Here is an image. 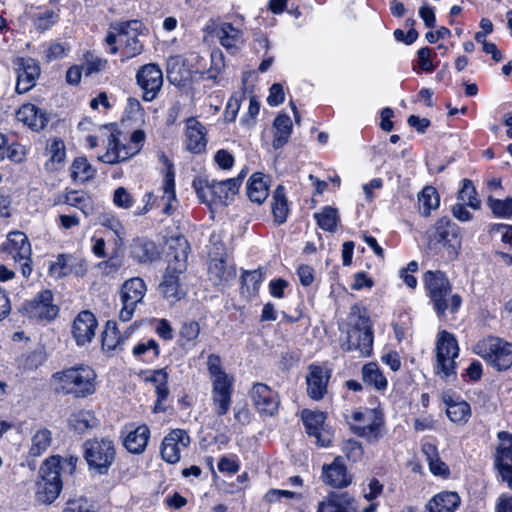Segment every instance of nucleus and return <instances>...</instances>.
<instances>
[{
    "instance_id": "obj_1",
    "label": "nucleus",
    "mask_w": 512,
    "mask_h": 512,
    "mask_svg": "<svg viewBox=\"0 0 512 512\" xmlns=\"http://www.w3.org/2000/svg\"><path fill=\"white\" fill-rule=\"evenodd\" d=\"M56 393L84 399L92 396L98 389V375L95 369L84 363L57 371L51 376Z\"/></svg>"
},
{
    "instance_id": "obj_2",
    "label": "nucleus",
    "mask_w": 512,
    "mask_h": 512,
    "mask_svg": "<svg viewBox=\"0 0 512 512\" xmlns=\"http://www.w3.org/2000/svg\"><path fill=\"white\" fill-rule=\"evenodd\" d=\"M143 24L138 20L123 21L112 24L105 37L108 52L112 55L121 54V61L140 55L143 44L138 39Z\"/></svg>"
},
{
    "instance_id": "obj_3",
    "label": "nucleus",
    "mask_w": 512,
    "mask_h": 512,
    "mask_svg": "<svg viewBox=\"0 0 512 512\" xmlns=\"http://www.w3.org/2000/svg\"><path fill=\"white\" fill-rule=\"evenodd\" d=\"M423 283L433 309L439 317H444L447 310L456 313L462 298L458 294H452V285L447 275L440 270H428L424 273Z\"/></svg>"
},
{
    "instance_id": "obj_4",
    "label": "nucleus",
    "mask_w": 512,
    "mask_h": 512,
    "mask_svg": "<svg viewBox=\"0 0 512 512\" xmlns=\"http://www.w3.org/2000/svg\"><path fill=\"white\" fill-rule=\"evenodd\" d=\"M206 364L212 383L211 401L213 411L218 417L224 416L228 413L232 404L234 378L224 371L219 355H208Z\"/></svg>"
},
{
    "instance_id": "obj_5",
    "label": "nucleus",
    "mask_w": 512,
    "mask_h": 512,
    "mask_svg": "<svg viewBox=\"0 0 512 512\" xmlns=\"http://www.w3.org/2000/svg\"><path fill=\"white\" fill-rule=\"evenodd\" d=\"M175 246L170 245V250H175L173 259L169 260L163 280L159 284L160 294L169 302L179 301L185 292L181 289L179 276L186 270L189 244L186 239L180 237L175 240Z\"/></svg>"
},
{
    "instance_id": "obj_6",
    "label": "nucleus",
    "mask_w": 512,
    "mask_h": 512,
    "mask_svg": "<svg viewBox=\"0 0 512 512\" xmlns=\"http://www.w3.org/2000/svg\"><path fill=\"white\" fill-rule=\"evenodd\" d=\"M192 187L201 203L208 207L228 205L234 200L240 189L239 179L217 181L208 177H196Z\"/></svg>"
},
{
    "instance_id": "obj_7",
    "label": "nucleus",
    "mask_w": 512,
    "mask_h": 512,
    "mask_svg": "<svg viewBox=\"0 0 512 512\" xmlns=\"http://www.w3.org/2000/svg\"><path fill=\"white\" fill-rule=\"evenodd\" d=\"M460 348L454 334L441 330L438 332L435 343L434 373L442 380L448 381L456 378L457 364Z\"/></svg>"
},
{
    "instance_id": "obj_8",
    "label": "nucleus",
    "mask_w": 512,
    "mask_h": 512,
    "mask_svg": "<svg viewBox=\"0 0 512 512\" xmlns=\"http://www.w3.org/2000/svg\"><path fill=\"white\" fill-rule=\"evenodd\" d=\"M83 456L90 470L105 475L116 458L115 442L108 437L88 439L83 444Z\"/></svg>"
},
{
    "instance_id": "obj_9",
    "label": "nucleus",
    "mask_w": 512,
    "mask_h": 512,
    "mask_svg": "<svg viewBox=\"0 0 512 512\" xmlns=\"http://www.w3.org/2000/svg\"><path fill=\"white\" fill-rule=\"evenodd\" d=\"M350 430L368 443H377L385 434L383 413L377 409L364 408L354 411L349 421Z\"/></svg>"
},
{
    "instance_id": "obj_10",
    "label": "nucleus",
    "mask_w": 512,
    "mask_h": 512,
    "mask_svg": "<svg viewBox=\"0 0 512 512\" xmlns=\"http://www.w3.org/2000/svg\"><path fill=\"white\" fill-rule=\"evenodd\" d=\"M428 237L431 248L443 250L449 260L457 258L461 249L460 228L450 218L438 219Z\"/></svg>"
},
{
    "instance_id": "obj_11",
    "label": "nucleus",
    "mask_w": 512,
    "mask_h": 512,
    "mask_svg": "<svg viewBox=\"0 0 512 512\" xmlns=\"http://www.w3.org/2000/svg\"><path fill=\"white\" fill-rule=\"evenodd\" d=\"M145 139V132L141 129L134 130L126 143L119 139V133H110L107 137L106 152L98 156V159L107 164L126 161L141 151Z\"/></svg>"
},
{
    "instance_id": "obj_12",
    "label": "nucleus",
    "mask_w": 512,
    "mask_h": 512,
    "mask_svg": "<svg viewBox=\"0 0 512 512\" xmlns=\"http://www.w3.org/2000/svg\"><path fill=\"white\" fill-rule=\"evenodd\" d=\"M473 351L499 371L507 370L512 365V343L501 338H484L476 343Z\"/></svg>"
},
{
    "instance_id": "obj_13",
    "label": "nucleus",
    "mask_w": 512,
    "mask_h": 512,
    "mask_svg": "<svg viewBox=\"0 0 512 512\" xmlns=\"http://www.w3.org/2000/svg\"><path fill=\"white\" fill-rule=\"evenodd\" d=\"M5 254V260H13L19 263L21 273L28 278L32 273L31 244L25 233L21 231L10 232L0 248Z\"/></svg>"
},
{
    "instance_id": "obj_14",
    "label": "nucleus",
    "mask_w": 512,
    "mask_h": 512,
    "mask_svg": "<svg viewBox=\"0 0 512 512\" xmlns=\"http://www.w3.org/2000/svg\"><path fill=\"white\" fill-rule=\"evenodd\" d=\"M78 457H61L52 455L46 458L39 468L38 480L44 483H51L56 488L63 489L62 475H72L75 472Z\"/></svg>"
},
{
    "instance_id": "obj_15",
    "label": "nucleus",
    "mask_w": 512,
    "mask_h": 512,
    "mask_svg": "<svg viewBox=\"0 0 512 512\" xmlns=\"http://www.w3.org/2000/svg\"><path fill=\"white\" fill-rule=\"evenodd\" d=\"M147 292V285L141 277H132L121 285L119 298L121 309L119 319L128 322L133 318L136 307L142 303Z\"/></svg>"
},
{
    "instance_id": "obj_16",
    "label": "nucleus",
    "mask_w": 512,
    "mask_h": 512,
    "mask_svg": "<svg viewBox=\"0 0 512 512\" xmlns=\"http://www.w3.org/2000/svg\"><path fill=\"white\" fill-rule=\"evenodd\" d=\"M373 331L370 319L360 317L349 330L347 341L342 345L345 351H359L361 356H370L373 350Z\"/></svg>"
},
{
    "instance_id": "obj_17",
    "label": "nucleus",
    "mask_w": 512,
    "mask_h": 512,
    "mask_svg": "<svg viewBox=\"0 0 512 512\" xmlns=\"http://www.w3.org/2000/svg\"><path fill=\"white\" fill-rule=\"evenodd\" d=\"M136 81L143 92V100L150 102L157 97L163 85L162 70L157 64H145L137 71Z\"/></svg>"
},
{
    "instance_id": "obj_18",
    "label": "nucleus",
    "mask_w": 512,
    "mask_h": 512,
    "mask_svg": "<svg viewBox=\"0 0 512 512\" xmlns=\"http://www.w3.org/2000/svg\"><path fill=\"white\" fill-rule=\"evenodd\" d=\"M245 21L241 15H235L231 21L221 22L216 28L220 44L227 50H237L244 43Z\"/></svg>"
},
{
    "instance_id": "obj_19",
    "label": "nucleus",
    "mask_w": 512,
    "mask_h": 512,
    "mask_svg": "<svg viewBox=\"0 0 512 512\" xmlns=\"http://www.w3.org/2000/svg\"><path fill=\"white\" fill-rule=\"evenodd\" d=\"M354 476L348 470L342 456H336L329 464H324L321 469L322 482L334 489H344L353 482Z\"/></svg>"
},
{
    "instance_id": "obj_20",
    "label": "nucleus",
    "mask_w": 512,
    "mask_h": 512,
    "mask_svg": "<svg viewBox=\"0 0 512 512\" xmlns=\"http://www.w3.org/2000/svg\"><path fill=\"white\" fill-rule=\"evenodd\" d=\"M252 403L257 412L264 417L274 416L280 406L278 393L264 383H255L250 391Z\"/></svg>"
},
{
    "instance_id": "obj_21",
    "label": "nucleus",
    "mask_w": 512,
    "mask_h": 512,
    "mask_svg": "<svg viewBox=\"0 0 512 512\" xmlns=\"http://www.w3.org/2000/svg\"><path fill=\"white\" fill-rule=\"evenodd\" d=\"M191 443L190 436L183 429H174L170 431L163 439L161 444V456L169 464H176L180 461L181 453L187 449Z\"/></svg>"
},
{
    "instance_id": "obj_22",
    "label": "nucleus",
    "mask_w": 512,
    "mask_h": 512,
    "mask_svg": "<svg viewBox=\"0 0 512 512\" xmlns=\"http://www.w3.org/2000/svg\"><path fill=\"white\" fill-rule=\"evenodd\" d=\"M25 311L31 318L50 321L54 319L59 311L53 303V294L50 290H43L37 296L26 303Z\"/></svg>"
},
{
    "instance_id": "obj_23",
    "label": "nucleus",
    "mask_w": 512,
    "mask_h": 512,
    "mask_svg": "<svg viewBox=\"0 0 512 512\" xmlns=\"http://www.w3.org/2000/svg\"><path fill=\"white\" fill-rule=\"evenodd\" d=\"M497 436L501 444L497 447L495 463L502 479L512 489V435L500 431Z\"/></svg>"
},
{
    "instance_id": "obj_24",
    "label": "nucleus",
    "mask_w": 512,
    "mask_h": 512,
    "mask_svg": "<svg viewBox=\"0 0 512 512\" xmlns=\"http://www.w3.org/2000/svg\"><path fill=\"white\" fill-rule=\"evenodd\" d=\"M98 322L90 311H81L73 321L71 333L77 346L89 344L95 337Z\"/></svg>"
},
{
    "instance_id": "obj_25",
    "label": "nucleus",
    "mask_w": 512,
    "mask_h": 512,
    "mask_svg": "<svg viewBox=\"0 0 512 512\" xmlns=\"http://www.w3.org/2000/svg\"><path fill=\"white\" fill-rule=\"evenodd\" d=\"M331 377V371L323 366L311 364L306 377L307 394L316 401L323 399L327 393V386Z\"/></svg>"
},
{
    "instance_id": "obj_26",
    "label": "nucleus",
    "mask_w": 512,
    "mask_h": 512,
    "mask_svg": "<svg viewBox=\"0 0 512 512\" xmlns=\"http://www.w3.org/2000/svg\"><path fill=\"white\" fill-rule=\"evenodd\" d=\"M17 83L15 90L23 94L32 89L36 84V79L40 75V67L32 58H19L17 60Z\"/></svg>"
},
{
    "instance_id": "obj_27",
    "label": "nucleus",
    "mask_w": 512,
    "mask_h": 512,
    "mask_svg": "<svg viewBox=\"0 0 512 512\" xmlns=\"http://www.w3.org/2000/svg\"><path fill=\"white\" fill-rule=\"evenodd\" d=\"M301 417L309 436L315 437L316 443L321 447H328L331 443L330 436L323 433V426L326 414L321 411H311L304 409Z\"/></svg>"
},
{
    "instance_id": "obj_28",
    "label": "nucleus",
    "mask_w": 512,
    "mask_h": 512,
    "mask_svg": "<svg viewBox=\"0 0 512 512\" xmlns=\"http://www.w3.org/2000/svg\"><path fill=\"white\" fill-rule=\"evenodd\" d=\"M206 128L196 118L186 120L185 125V147L193 154H200L207 146Z\"/></svg>"
},
{
    "instance_id": "obj_29",
    "label": "nucleus",
    "mask_w": 512,
    "mask_h": 512,
    "mask_svg": "<svg viewBox=\"0 0 512 512\" xmlns=\"http://www.w3.org/2000/svg\"><path fill=\"white\" fill-rule=\"evenodd\" d=\"M317 512H357V509L348 493L330 492L318 503Z\"/></svg>"
},
{
    "instance_id": "obj_30",
    "label": "nucleus",
    "mask_w": 512,
    "mask_h": 512,
    "mask_svg": "<svg viewBox=\"0 0 512 512\" xmlns=\"http://www.w3.org/2000/svg\"><path fill=\"white\" fill-rule=\"evenodd\" d=\"M168 378L169 374L166 368L153 370L147 378L155 386L156 401L153 407L155 413L165 412L168 408L167 400L170 394Z\"/></svg>"
},
{
    "instance_id": "obj_31",
    "label": "nucleus",
    "mask_w": 512,
    "mask_h": 512,
    "mask_svg": "<svg viewBox=\"0 0 512 512\" xmlns=\"http://www.w3.org/2000/svg\"><path fill=\"white\" fill-rule=\"evenodd\" d=\"M16 118L19 122L27 125L33 131L44 129L48 123V117L45 112L33 104H23L16 112Z\"/></svg>"
},
{
    "instance_id": "obj_32",
    "label": "nucleus",
    "mask_w": 512,
    "mask_h": 512,
    "mask_svg": "<svg viewBox=\"0 0 512 512\" xmlns=\"http://www.w3.org/2000/svg\"><path fill=\"white\" fill-rule=\"evenodd\" d=\"M442 399L446 405L447 417L452 422L457 424H465L468 422L471 417V407L466 401L459 397H453L448 393H444Z\"/></svg>"
},
{
    "instance_id": "obj_33",
    "label": "nucleus",
    "mask_w": 512,
    "mask_h": 512,
    "mask_svg": "<svg viewBox=\"0 0 512 512\" xmlns=\"http://www.w3.org/2000/svg\"><path fill=\"white\" fill-rule=\"evenodd\" d=\"M461 498L456 492L442 491L434 495L426 504L427 512H455L460 506Z\"/></svg>"
},
{
    "instance_id": "obj_34",
    "label": "nucleus",
    "mask_w": 512,
    "mask_h": 512,
    "mask_svg": "<svg viewBox=\"0 0 512 512\" xmlns=\"http://www.w3.org/2000/svg\"><path fill=\"white\" fill-rule=\"evenodd\" d=\"M149 437L150 429L148 426L139 425L127 432L123 444L129 452L140 454L145 450Z\"/></svg>"
},
{
    "instance_id": "obj_35",
    "label": "nucleus",
    "mask_w": 512,
    "mask_h": 512,
    "mask_svg": "<svg viewBox=\"0 0 512 512\" xmlns=\"http://www.w3.org/2000/svg\"><path fill=\"white\" fill-rule=\"evenodd\" d=\"M247 195L252 202L261 204L269 195L267 177L261 172L253 173L247 182Z\"/></svg>"
},
{
    "instance_id": "obj_36",
    "label": "nucleus",
    "mask_w": 512,
    "mask_h": 512,
    "mask_svg": "<svg viewBox=\"0 0 512 512\" xmlns=\"http://www.w3.org/2000/svg\"><path fill=\"white\" fill-rule=\"evenodd\" d=\"M130 255L138 263H147L157 259L159 253L153 241L137 238L131 244Z\"/></svg>"
},
{
    "instance_id": "obj_37",
    "label": "nucleus",
    "mask_w": 512,
    "mask_h": 512,
    "mask_svg": "<svg viewBox=\"0 0 512 512\" xmlns=\"http://www.w3.org/2000/svg\"><path fill=\"white\" fill-rule=\"evenodd\" d=\"M163 164L166 166V172L162 182V200L166 201L165 207L163 208L164 213L170 212V203L176 200L175 193V172L173 164L170 162L165 154L161 155Z\"/></svg>"
},
{
    "instance_id": "obj_38",
    "label": "nucleus",
    "mask_w": 512,
    "mask_h": 512,
    "mask_svg": "<svg viewBox=\"0 0 512 512\" xmlns=\"http://www.w3.org/2000/svg\"><path fill=\"white\" fill-rule=\"evenodd\" d=\"M422 452L428 462L429 470L434 476L444 479L450 476V469L448 465L440 459L436 445L425 443L422 445Z\"/></svg>"
},
{
    "instance_id": "obj_39",
    "label": "nucleus",
    "mask_w": 512,
    "mask_h": 512,
    "mask_svg": "<svg viewBox=\"0 0 512 512\" xmlns=\"http://www.w3.org/2000/svg\"><path fill=\"white\" fill-rule=\"evenodd\" d=\"M209 279L215 285H222L235 277V269L228 266L225 259H212L208 267Z\"/></svg>"
},
{
    "instance_id": "obj_40",
    "label": "nucleus",
    "mask_w": 512,
    "mask_h": 512,
    "mask_svg": "<svg viewBox=\"0 0 512 512\" xmlns=\"http://www.w3.org/2000/svg\"><path fill=\"white\" fill-rule=\"evenodd\" d=\"M362 380L363 382L376 389L377 391H384L388 386V380L383 374L377 363L370 362L362 367Z\"/></svg>"
},
{
    "instance_id": "obj_41",
    "label": "nucleus",
    "mask_w": 512,
    "mask_h": 512,
    "mask_svg": "<svg viewBox=\"0 0 512 512\" xmlns=\"http://www.w3.org/2000/svg\"><path fill=\"white\" fill-rule=\"evenodd\" d=\"M67 204L81 210L86 216L93 213L94 207L91 198L84 192L69 191L55 201V204Z\"/></svg>"
},
{
    "instance_id": "obj_42",
    "label": "nucleus",
    "mask_w": 512,
    "mask_h": 512,
    "mask_svg": "<svg viewBox=\"0 0 512 512\" xmlns=\"http://www.w3.org/2000/svg\"><path fill=\"white\" fill-rule=\"evenodd\" d=\"M274 136L272 146L274 149L282 148L288 141L292 133V121L287 114H279L273 123Z\"/></svg>"
},
{
    "instance_id": "obj_43",
    "label": "nucleus",
    "mask_w": 512,
    "mask_h": 512,
    "mask_svg": "<svg viewBox=\"0 0 512 512\" xmlns=\"http://www.w3.org/2000/svg\"><path fill=\"white\" fill-rule=\"evenodd\" d=\"M272 214L277 224L286 222L289 214V203L286 196V189L283 185H278L272 195Z\"/></svg>"
},
{
    "instance_id": "obj_44",
    "label": "nucleus",
    "mask_w": 512,
    "mask_h": 512,
    "mask_svg": "<svg viewBox=\"0 0 512 512\" xmlns=\"http://www.w3.org/2000/svg\"><path fill=\"white\" fill-rule=\"evenodd\" d=\"M99 424L94 413L88 410H79L70 415L68 419L69 427L79 434H83L90 429L96 428Z\"/></svg>"
},
{
    "instance_id": "obj_45",
    "label": "nucleus",
    "mask_w": 512,
    "mask_h": 512,
    "mask_svg": "<svg viewBox=\"0 0 512 512\" xmlns=\"http://www.w3.org/2000/svg\"><path fill=\"white\" fill-rule=\"evenodd\" d=\"M132 354L140 361L152 363L160 354L159 345L154 339H144L133 347Z\"/></svg>"
},
{
    "instance_id": "obj_46",
    "label": "nucleus",
    "mask_w": 512,
    "mask_h": 512,
    "mask_svg": "<svg viewBox=\"0 0 512 512\" xmlns=\"http://www.w3.org/2000/svg\"><path fill=\"white\" fill-rule=\"evenodd\" d=\"M418 204L421 215L425 217L429 216L432 210H436L440 205V196L436 188L424 187L418 194Z\"/></svg>"
},
{
    "instance_id": "obj_47",
    "label": "nucleus",
    "mask_w": 512,
    "mask_h": 512,
    "mask_svg": "<svg viewBox=\"0 0 512 512\" xmlns=\"http://www.w3.org/2000/svg\"><path fill=\"white\" fill-rule=\"evenodd\" d=\"M70 171L72 180L80 183L93 179L96 174V170L92 167L86 157L75 158Z\"/></svg>"
},
{
    "instance_id": "obj_48",
    "label": "nucleus",
    "mask_w": 512,
    "mask_h": 512,
    "mask_svg": "<svg viewBox=\"0 0 512 512\" xmlns=\"http://www.w3.org/2000/svg\"><path fill=\"white\" fill-rule=\"evenodd\" d=\"M124 340L125 338L121 336L116 323L108 321L102 332V349L105 351H114L121 347Z\"/></svg>"
},
{
    "instance_id": "obj_49",
    "label": "nucleus",
    "mask_w": 512,
    "mask_h": 512,
    "mask_svg": "<svg viewBox=\"0 0 512 512\" xmlns=\"http://www.w3.org/2000/svg\"><path fill=\"white\" fill-rule=\"evenodd\" d=\"M52 442V433L46 428H42L34 433L31 438L29 455L39 457L47 451Z\"/></svg>"
},
{
    "instance_id": "obj_50",
    "label": "nucleus",
    "mask_w": 512,
    "mask_h": 512,
    "mask_svg": "<svg viewBox=\"0 0 512 512\" xmlns=\"http://www.w3.org/2000/svg\"><path fill=\"white\" fill-rule=\"evenodd\" d=\"M264 280V273L260 270L245 271L241 276L242 293L256 295Z\"/></svg>"
},
{
    "instance_id": "obj_51",
    "label": "nucleus",
    "mask_w": 512,
    "mask_h": 512,
    "mask_svg": "<svg viewBox=\"0 0 512 512\" xmlns=\"http://www.w3.org/2000/svg\"><path fill=\"white\" fill-rule=\"evenodd\" d=\"M318 226L325 231H334L337 227L339 216L336 208L325 206L314 214Z\"/></svg>"
},
{
    "instance_id": "obj_52",
    "label": "nucleus",
    "mask_w": 512,
    "mask_h": 512,
    "mask_svg": "<svg viewBox=\"0 0 512 512\" xmlns=\"http://www.w3.org/2000/svg\"><path fill=\"white\" fill-rule=\"evenodd\" d=\"M61 491L51 483H44L40 480L35 483V498L42 504L53 503L59 497Z\"/></svg>"
},
{
    "instance_id": "obj_53",
    "label": "nucleus",
    "mask_w": 512,
    "mask_h": 512,
    "mask_svg": "<svg viewBox=\"0 0 512 512\" xmlns=\"http://www.w3.org/2000/svg\"><path fill=\"white\" fill-rule=\"evenodd\" d=\"M340 449L346 459L353 463L361 461L364 455L362 444L353 438L343 440Z\"/></svg>"
},
{
    "instance_id": "obj_54",
    "label": "nucleus",
    "mask_w": 512,
    "mask_h": 512,
    "mask_svg": "<svg viewBox=\"0 0 512 512\" xmlns=\"http://www.w3.org/2000/svg\"><path fill=\"white\" fill-rule=\"evenodd\" d=\"M487 205L498 218L509 219L512 217V197L500 200L489 196Z\"/></svg>"
},
{
    "instance_id": "obj_55",
    "label": "nucleus",
    "mask_w": 512,
    "mask_h": 512,
    "mask_svg": "<svg viewBox=\"0 0 512 512\" xmlns=\"http://www.w3.org/2000/svg\"><path fill=\"white\" fill-rule=\"evenodd\" d=\"M108 64V61L104 58H101L95 55L92 52H86L84 54V62L82 64V69L86 76H90L95 73H99L103 71Z\"/></svg>"
},
{
    "instance_id": "obj_56",
    "label": "nucleus",
    "mask_w": 512,
    "mask_h": 512,
    "mask_svg": "<svg viewBox=\"0 0 512 512\" xmlns=\"http://www.w3.org/2000/svg\"><path fill=\"white\" fill-rule=\"evenodd\" d=\"M458 200L473 209L480 208V200L477 198V192L472 182L468 179L463 180V186L458 194Z\"/></svg>"
},
{
    "instance_id": "obj_57",
    "label": "nucleus",
    "mask_w": 512,
    "mask_h": 512,
    "mask_svg": "<svg viewBox=\"0 0 512 512\" xmlns=\"http://www.w3.org/2000/svg\"><path fill=\"white\" fill-rule=\"evenodd\" d=\"M47 155L52 163H62L66 156L64 142L59 138L48 141L46 147Z\"/></svg>"
},
{
    "instance_id": "obj_58",
    "label": "nucleus",
    "mask_w": 512,
    "mask_h": 512,
    "mask_svg": "<svg viewBox=\"0 0 512 512\" xmlns=\"http://www.w3.org/2000/svg\"><path fill=\"white\" fill-rule=\"evenodd\" d=\"M71 256L59 254L54 262L49 266L50 274L55 278H61L68 275L71 269L68 265Z\"/></svg>"
},
{
    "instance_id": "obj_59",
    "label": "nucleus",
    "mask_w": 512,
    "mask_h": 512,
    "mask_svg": "<svg viewBox=\"0 0 512 512\" xmlns=\"http://www.w3.org/2000/svg\"><path fill=\"white\" fill-rule=\"evenodd\" d=\"M62 512H97L93 504L84 497L70 499L66 502Z\"/></svg>"
},
{
    "instance_id": "obj_60",
    "label": "nucleus",
    "mask_w": 512,
    "mask_h": 512,
    "mask_svg": "<svg viewBox=\"0 0 512 512\" xmlns=\"http://www.w3.org/2000/svg\"><path fill=\"white\" fill-rule=\"evenodd\" d=\"M132 194L124 187H118L113 193V204L121 209H129L134 205Z\"/></svg>"
},
{
    "instance_id": "obj_61",
    "label": "nucleus",
    "mask_w": 512,
    "mask_h": 512,
    "mask_svg": "<svg viewBox=\"0 0 512 512\" xmlns=\"http://www.w3.org/2000/svg\"><path fill=\"white\" fill-rule=\"evenodd\" d=\"M218 470L226 475H234L240 470V462L236 455L223 456L219 459Z\"/></svg>"
},
{
    "instance_id": "obj_62",
    "label": "nucleus",
    "mask_w": 512,
    "mask_h": 512,
    "mask_svg": "<svg viewBox=\"0 0 512 512\" xmlns=\"http://www.w3.org/2000/svg\"><path fill=\"white\" fill-rule=\"evenodd\" d=\"M417 65L421 71L431 73L435 70L436 66L432 62V50L428 47H423L417 52Z\"/></svg>"
},
{
    "instance_id": "obj_63",
    "label": "nucleus",
    "mask_w": 512,
    "mask_h": 512,
    "mask_svg": "<svg viewBox=\"0 0 512 512\" xmlns=\"http://www.w3.org/2000/svg\"><path fill=\"white\" fill-rule=\"evenodd\" d=\"M56 21V14L51 10H45L34 16V26L38 30L49 29Z\"/></svg>"
},
{
    "instance_id": "obj_64",
    "label": "nucleus",
    "mask_w": 512,
    "mask_h": 512,
    "mask_svg": "<svg viewBox=\"0 0 512 512\" xmlns=\"http://www.w3.org/2000/svg\"><path fill=\"white\" fill-rule=\"evenodd\" d=\"M200 334V325L197 321L190 320L183 323L180 329V337L186 342L195 341Z\"/></svg>"
}]
</instances>
